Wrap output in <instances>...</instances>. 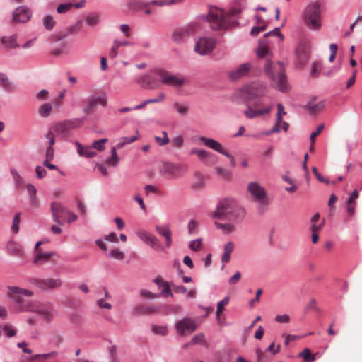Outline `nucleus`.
Masks as SVG:
<instances>
[{
	"label": "nucleus",
	"instance_id": "nucleus-2",
	"mask_svg": "<svg viewBox=\"0 0 362 362\" xmlns=\"http://www.w3.org/2000/svg\"><path fill=\"white\" fill-rule=\"evenodd\" d=\"M9 296L15 301L21 311L35 312L47 321H51L54 317L52 305L40 303L37 301H31L26 297H31L33 292L18 286L8 287Z\"/></svg>",
	"mask_w": 362,
	"mask_h": 362
},
{
	"label": "nucleus",
	"instance_id": "nucleus-1",
	"mask_svg": "<svg viewBox=\"0 0 362 362\" xmlns=\"http://www.w3.org/2000/svg\"><path fill=\"white\" fill-rule=\"evenodd\" d=\"M283 40L284 36L281 33L280 29L274 28L266 33L264 38L259 40L257 54L259 57L266 59L264 69L271 79V85L280 91L286 92L288 87L283 64L279 62L273 64L269 59L272 55L270 45L274 43L280 44Z\"/></svg>",
	"mask_w": 362,
	"mask_h": 362
},
{
	"label": "nucleus",
	"instance_id": "nucleus-7",
	"mask_svg": "<svg viewBox=\"0 0 362 362\" xmlns=\"http://www.w3.org/2000/svg\"><path fill=\"white\" fill-rule=\"evenodd\" d=\"M254 100L253 103L252 101L247 102V110L244 112L245 115L249 119H253L266 115L270 112L273 108L272 104L265 105L261 98Z\"/></svg>",
	"mask_w": 362,
	"mask_h": 362
},
{
	"label": "nucleus",
	"instance_id": "nucleus-31",
	"mask_svg": "<svg viewBox=\"0 0 362 362\" xmlns=\"http://www.w3.org/2000/svg\"><path fill=\"white\" fill-rule=\"evenodd\" d=\"M235 248V244L230 241L226 244L223 248V253L221 257V261L223 264H226L230 260V255Z\"/></svg>",
	"mask_w": 362,
	"mask_h": 362
},
{
	"label": "nucleus",
	"instance_id": "nucleus-32",
	"mask_svg": "<svg viewBox=\"0 0 362 362\" xmlns=\"http://www.w3.org/2000/svg\"><path fill=\"white\" fill-rule=\"evenodd\" d=\"M194 182L192 184L191 188L194 190H199L205 186V178L200 172L194 173Z\"/></svg>",
	"mask_w": 362,
	"mask_h": 362
},
{
	"label": "nucleus",
	"instance_id": "nucleus-18",
	"mask_svg": "<svg viewBox=\"0 0 362 362\" xmlns=\"http://www.w3.org/2000/svg\"><path fill=\"white\" fill-rule=\"evenodd\" d=\"M253 66L251 63L247 62L240 64L229 72V76L233 80H238L242 77L249 76Z\"/></svg>",
	"mask_w": 362,
	"mask_h": 362
},
{
	"label": "nucleus",
	"instance_id": "nucleus-21",
	"mask_svg": "<svg viewBox=\"0 0 362 362\" xmlns=\"http://www.w3.org/2000/svg\"><path fill=\"white\" fill-rule=\"evenodd\" d=\"M107 103V100L104 96L100 97H91L90 98L83 108L84 112L86 114H92L95 111L98 105H101L102 106H105Z\"/></svg>",
	"mask_w": 362,
	"mask_h": 362
},
{
	"label": "nucleus",
	"instance_id": "nucleus-48",
	"mask_svg": "<svg viewBox=\"0 0 362 362\" xmlns=\"http://www.w3.org/2000/svg\"><path fill=\"white\" fill-rule=\"evenodd\" d=\"M11 176H12L16 185L18 187H20L23 184L24 180H23V177L21 176V175L18 173V172L16 169H11Z\"/></svg>",
	"mask_w": 362,
	"mask_h": 362
},
{
	"label": "nucleus",
	"instance_id": "nucleus-20",
	"mask_svg": "<svg viewBox=\"0 0 362 362\" xmlns=\"http://www.w3.org/2000/svg\"><path fill=\"white\" fill-rule=\"evenodd\" d=\"M191 155H196L199 159L206 165H213L216 162V157L214 154L204 149L192 148L190 150Z\"/></svg>",
	"mask_w": 362,
	"mask_h": 362
},
{
	"label": "nucleus",
	"instance_id": "nucleus-13",
	"mask_svg": "<svg viewBox=\"0 0 362 362\" xmlns=\"http://www.w3.org/2000/svg\"><path fill=\"white\" fill-rule=\"evenodd\" d=\"M30 282L39 289L43 291L57 289L63 284L62 280L59 278H32Z\"/></svg>",
	"mask_w": 362,
	"mask_h": 362
},
{
	"label": "nucleus",
	"instance_id": "nucleus-53",
	"mask_svg": "<svg viewBox=\"0 0 362 362\" xmlns=\"http://www.w3.org/2000/svg\"><path fill=\"white\" fill-rule=\"evenodd\" d=\"M20 217H21V213H17L14 216L12 226H11V230L14 233H17L18 232L19 224H20Z\"/></svg>",
	"mask_w": 362,
	"mask_h": 362
},
{
	"label": "nucleus",
	"instance_id": "nucleus-9",
	"mask_svg": "<svg viewBox=\"0 0 362 362\" xmlns=\"http://www.w3.org/2000/svg\"><path fill=\"white\" fill-rule=\"evenodd\" d=\"M267 93V88L259 82H255L251 84L245 86L240 90L241 96L250 102L255 98H262Z\"/></svg>",
	"mask_w": 362,
	"mask_h": 362
},
{
	"label": "nucleus",
	"instance_id": "nucleus-59",
	"mask_svg": "<svg viewBox=\"0 0 362 362\" xmlns=\"http://www.w3.org/2000/svg\"><path fill=\"white\" fill-rule=\"evenodd\" d=\"M54 157V149L52 146H47L45 152V160H53Z\"/></svg>",
	"mask_w": 362,
	"mask_h": 362
},
{
	"label": "nucleus",
	"instance_id": "nucleus-19",
	"mask_svg": "<svg viewBox=\"0 0 362 362\" xmlns=\"http://www.w3.org/2000/svg\"><path fill=\"white\" fill-rule=\"evenodd\" d=\"M137 235L142 241L148 245L152 249L155 250H163L160 242L155 235H151L146 231H139L137 232Z\"/></svg>",
	"mask_w": 362,
	"mask_h": 362
},
{
	"label": "nucleus",
	"instance_id": "nucleus-55",
	"mask_svg": "<svg viewBox=\"0 0 362 362\" xmlns=\"http://www.w3.org/2000/svg\"><path fill=\"white\" fill-rule=\"evenodd\" d=\"M74 6V4L71 3L68 4H59L57 8V11L58 13H64L68 12L71 8Z\"/></svg>",
	"mask_w": 362,
	"mask_h": 362
},
{
	"label": "nucleus",
	"instance_id": "nucleus-45",
	"mask_svg": "<svg viewBox=\"0 0 362 362\" xmlns=\"http://www.w3.org/2000/svg\"><path fill=\"white\" fill-rule=\"evenodd\" d=\"M299 356L303 358L306 362H312L315 360V356L311 354L310 350L308 348L300 352Z\"/></svg>",
	"mask_w": 362,
	"mask_h": 362
},
{
	"label": "nucleus",
	"instance_id": "nucleus-34",
	"mask_svg": "<svg viewBox=\"0 0 362 362\" xmlns=\"http://www.w3.org/2000/svg\"><path fill=\"white\" fill-rule=\"evenodd\" d=\"M0 86L7 90H13L15 88L13 83L4 73H0Z\"/></svg>",
	"mask_w": 362,
	"mask_h": 362
},
{
	"label": "nucleus",
	"instance_id": "nucleus-27",
	"mask_svg": "<svg viewBox=\"0 0 362 362\" xmlns=\"http://www.w3.org/2000/svg\"><path fill=\"white\" fill-rule=\"evenodd\" d=\"M358 197V190L354 189L346 202L347 211L350 216H353L354 214L355 207L356 206V199Z\"/></svg>",
	"mask_w": 362,
	"mask_h": 362
},
{
	"label": "nucleus",
	"instance_id": "nucleus-22",
	"mask_svg": "<svg viewBox=\"0 0 362 362\" xmlns=\"http://www.w3.org/2000/svg\"><path fill=\"white\" fill-rule=\"evenodd\" d=\"M310 52V45L309 42L306 40H301L296 50V53L298 60L304 63L305 62L309 57Z\"/></svg>",
	"mask_w": 362,
	"mask_h": 362
},
{
	"label": "nucleus",
	"instance_id": "nucleus-17",
	"mask_svg": "<svg viewBox=\"0 0 362 362\" xmlns=\"http://www.w3.org/2000/svg\"><path fill=\"white\" fill-rule=\"evenodd\" d=\"M74 127V123L73 122L64 121V122L54 124L53 126H52L50 129L54 134H56L57 136L64 138V137H66L68 136L69 132Z\"/></svg>",
	"mask_w": 362,
	"mask_h": 362
},
{
	"label": "nucleus",
	"instance_id": "nucleus-24",
	"mask_svg": "<svg viewBox=\"0 0 362 362\" xmlns=\"http://www.w3.org/2000/svg\"><path fill=\"white\" fill-rule=\"evenodd\" d=\"M199 140L204 143L205 146L207 147L221 153V154H226V150L223 148L222 145L218 142L217 141L213 139H209L204 136H201L199 138Z\"/></svg>",
	"mask_w": 362,
	"mask_h": 362
},
{
	"label": "nucleus",
	"instance_id": "nucleus-58",
	"mask_svg": "<svg viewBox=\"0 0 362 362\" xmlns=\"http://www.w3.org/2000/svg\"><path fill=\"white\" fill-rule=\"evenodd\" d=\"M201 245L202 239L199 238L191 241L189 244V247L193 251H198L201 247Z\"/></svg>",
	"mask_w": 362,
	"mask_h": 362
},
{
	"label": "nucleus",
	"instance_id": "nucleus-16",
	"mask_svg": "<svg viewBox=\"0 0 362 362\" xmlns=\"http://www.w3.org/2000/svg\"><path fill=\"white\" fill-rule=\"evenodd\" d=\"M51 211L53 220L59 225H63L68 211L66 207L59 202H52Z\"/></svg>",
	"mask_w": 362,
	"mask_h": 362
},
{
	"label": "nucleus",
	"instance_id": "nucleus-41",
	"mask_svg": "<svg viewBox=\"0 0 362 362\" xmlns=\"http://www.w3.org/2000/svg\"><path fill=\"white\" fill-rule=\"evenodd\" d=\"M83 28L82 21H78L74 25L67 28V34H76L80 32Z\"/></svg>",
	"mask_w": 362,
	"mask_h": 362
},
{
	"label": "nucleus",
	"instance_id": "nucleus-47",
	"mask_svg": "<svg viewBox=\"0 0 362 362\" xmlns=\"http://www.w3.org/2000/svg\"><path fill=\"white\" fill-rule=\"evenodd\" d=\"M1 333L5 334L8 337H11L16 334V332L13 327H11L9 325H0V334Z\"/></svg>",
	"mask_w": 362,
	"mask_h": 362
},
{
	"label": "nucleus",
	"instance_id": "nucleus-46",
	"mask_svg": "<svg viewBox=\"0 0 362 362\" xmlns=\"http://www.w3.org/2000/svg\"><path fill=\"white\" fill-rule=\"evenodd\" d=\"M151 329L155 334L161 336H165L168 332L166 326L152 325Z\"/></svg>",
	"mask_w": 362,
	"mask_h": 362
},
{
	"label": "nucleus",
	"instance_id": "nucleus-25",
	"mask_svg": "<svg viewBox=\"0 0 362 362\" xmlns=\"http://www.w3.org/2000/svg\"><path fill=\"white\" fill-rule=\"evenodd\" d=\"M156 232L165 240V246L169 248L173 243L172 233L168 226H157Z\"/></svg>",
	"mask_w": 362,
	"mask_h": 362
},
{
	"label": "nucleus",
	"instance_id": "nucleus-29",
	"mask_svg": "<svg viewBox=\"0 0 362 362\" xmlns=\"http://www.w3.org/2000/svg\"><path fill=\"white\" fill-rule=\"evenodd\" d=\"M54 252H43L42 250H37V253L33 260L34 264L40 265L49 261L50 258L54 256Z\"/></svg>",
	"mask_w": 362,
	"mask_h": 362
},
{
	"label": "nucleus",
	"instance_id": "nucleus-4",
	"mask_svg": "<svg viewBox=\"0 0 362 362\" xmlns=\"http://www.w3.org/2000/svg\"><path fill=\"white\" fill-rule=\"evenodd\" d=\"M245 208L238 204L234 199H224L217 205L213 217L214 218L240 223L245 218Z\"/></svg>",
	"mask_w": 362,
	"mask_h": 362
},
{
	"label": "nucleus",
	"instance_id": "nucleus-28",
	"mask_svg": "<svg viewBox=\"0 0 362 362\" xmlns=\"http://www.w3.org/2000/svg\"><path fill=\"white\" fill-rule=\"evenodd\" d=\"M77 152L80 156L86 158H93L96 155V153L93 149L92 146H83L80 143H75Z\"/></svg>",
	"mask_w": 362,
	"mask_h": 362
},
{
	"label": "nucleus",
	"instance_id": "nucleus-39",
	"mask_svg": "<svg viewBox=\"0 0 362 362\" xmlns=\"http://www.w3.org/2000/svg\"><path fill=\"white\" fill-rule=\"evenodd\" d=\"M111 157L106 160L105 163L115 167L118 165L119 159L116 152V148L112 147L111 150Z\"/></svg>",
	"mask_w": 362,
	"mask_h": 362
},
{
	"label": "nucleus",
	"instance_id": "nucleus-36",
	"mask_svg": "<svg viewBox=\"0 0 362 362\" xmlns=\"http://www.w3.org/2000/svg\"><path fill=\"white\" fill-rule=\"evenodd\" d=\"M173 109L181 116H186L189 112V107L183 103L175 102L173 105Z\"/></svg>",
	"mask_w": 362,
	"mask_h": 362
},
{
	"label": "nucleus",
	"instance_id": "nucleus-63",
	"mask_svg": "<svg viewBox=\"0 0 362 362\" xmlns=\"http://www.w3.org/2000/svg\"><path fill=\"white\" fill-rule=\"evenodd\" d=\"M143 81L144 83V87L148 89H154L157 88V86L156 83L151 81L150 78L148 77L144 76L143 78Z\"/></svg>",
	"mask_w": 362,
	"mask_h": 362
},
{
	"label": "nucleus",
	"instance_id": "nucleus-50",
	"mask_svg": "<svg viewBox=\"0 0 362 362\" xmlns=\"http://www.w3.org/2000/svg\"><path fill=\"white\" fill-rule=\"evenodd\" d=\"M322 63L320 62H315L312 64L310 74L313 77H317L322 70Z\"/></svg>",
	"mask_w": 362,
	"mask_h": 362
},
{
	"label": "nucleus",
	"instance_id": "nucleus-49",
	"mask_svg": "<svg viewBox=\"0 0 362 362\" xmlns=\"http://www.w3.org/2000/svg\"><path fill=\"white\" fill-rule=\"evenodd\" d=\"M108 256L111 258L117 259V260H122L124 258V254L123 252L119 250L117 248H115L112 250L110 253L108 254Z\"/></svg>",
	"mask_w": 362,
	"mask_h": 362
},
{
	"label": "nucleus",
	"instance_id": "nucleus-26",
	"mask_svg": "<svg viewBox=\"0 0 362 362\" xmlns=\"http://www.w3.org/2000/svg\"><path fill=\"white\" fill-rule=\"evenodd\" d=\"M153 282L161 289V294L163 297L173 296L168 281H164L161 277H157L153 279Z\"/></svg>",
	"mask_w": 362,
	"mask_h": 362
},
{
	"label": "nucleus",
	"instance_id": "nucleus-35",
	"mask_svg": "<svg viewBox=\"0 0 362 362\" xmlns=\"http://www.w3.org/2000/svg\"><path fill=\"white\" fill-rule=\"evenodd\" d=\"M52 105L49 103H43L38 109L39 115L42 117H47L50 115L52 110Z\"/></svg>",
	"mask_w": 362,
	"mask_h": 362
},
{
	"label": "nucleus",
	"instance_id": "nucleus-12",
	"mask_svg": "<svg viewBox=\"0 0 362 362\" xmlns=\"http://www.w3.org/2000/svg\"><path fill=\"white\" fill-rule=\"evenodd\" d=\"M216 44L214 37H202L196 41L194 51L199 55H208L213 52Z\"/></svg>",
	"mask_w": 362,
	"mask_h": 362
},
{
	"label": "nucleus",
	"instance_id": "nucleus-5",
	"mask_svg": "<svg viewBox=\"0 0 362 362\" xmlns=\"http://www.w3.org/2000/svg\"><path fill=\"white\" fill-rule=\"evenodd\" d=\"M303 20L309 29L319 30L322 28L320 4L317 1L308 4L304 9Z\"/></svg>",
	"mask_w": 362,
	"mask_h": 362
},
{
	"label": "nucleus",
	"instance_id": "nucleus-42",
	"mask_svg": "<svg viewBox=\"0 0 362 362\" xmlns=\"http://www.w3.org/2000/svg\"><path fill=\"white\" fill-rule=\"evenodd\" d=\"M216 226L221 228L223 232L230 233L236 230V226L232 223H216Z\"/></svg>",
	"mask_w": 362,
	"mask_h": 362
},
{
	"label": "nucleus",
	"instance_id": "nucleus-64",
	"mask_svg": "<svg viewBox=\"0 0 362 362\" xmlns=\"http://www.w3.org/2000/svg\"><path fill=\"white\" fill-rule=\"evenodd\" d=\"M242 274L240 272H236L229 279L228 282L231 285L237 284L241 279Z\"/></svg>",
	"mask_w": 362,
	"mask_h": 362
},
{
	"label": "nucleus",
	"instance_id": "nucleus-6",
	"mask_svg": "<svg viewBox=\"0 0 362 362\" xmlns=\"http://www.w3.org/2000/svg\"><path fill=\"white\" fill-rule=\"evenodd\" d=\"M247 189L253 200L257 203L258 212L261 214H264L270 204L266 189L255 181L249 182Z\"/></svg>",
	"mask_w": 362,
	"mask_h": 362
},
{
	"label": "nucleus",
	"instance_id": "nucleus-15",
	"mask_svg": "<svg viewBox=\"0 0 362 362\" xmlns=\"http://www.w3.org/2000/svg\"><path fill=\"white\" fill-rule=\"evenodd\" d=\"M32 10L25 5L17 7L13 12V21L16 23H25L32 18Z\"/></svg>",
	"mask_w": 362,
	"mask_h": 362
},
{
	"label": "nucleus",
	"instance_id": "nucleus-11",
	"mask_svg": "<svg viewBox=\"0 0 362 362\" xmlns=\"http://www.w3.org/2000/svg\"><path fill=\"white\" fill-rule=\"evenodd\" d=\"M156 74L160 79L162 83L173 88H181L184 83L185 78L179 75L173 74L165 70L159 69Z\"/></svg>",
	"mask_w": 362,
	"mask_h": 362
},
{
	"label": "nucleus",
	"instance_id": "nucleus-23",
	"mask_svg": "<svg viewBox=\"0 0 362 362\" xmlns=\"http://www.w3.org/2000/svg\"><path fill=\"white\" fill-rule=\"evenodd\" d=\"M282 128L284 132H286L289 128V124L286 122L283 121V116L276 115V123L273 127L267 132H264L263 134L269 136L273 133L279 132Z\"/></svg>",
	"mask_w": 362,
	"mask_h": 362
},
{
	"label": "nucleus",
	"instance_id": "nucleus-62",
	"mask_svg": "<svg viewBox=\"0 0 362 362\" xmlns=\"http://www.w3.org/2000/svg\"><path fill=\"white\" fill-rule=\"evenodd\" d=\"M45 137L48 139V146L53 147L55 144L54 133L50 129L45 135Z\"/></svg>",
	"mask_w": 362,
	"mask_h": 362
},
{
	"label": "nucleus",
	"instance_id": "nucleus-40",
	"mask_svg": "<svg viewBox=\"0 0 362 362\" xmlns=\"http://www.w3.org/2000/svg\"><path fill=\"white\" fill-rule=\"evenodd\" d=\"M127 6L129 9L133 11H137L143 8L144 6H148L147 4H143L142 2L137 0H132L128 1Z\"/></svg>",
	"mask_w": 362,
	"mask_h": 362
},
{
	"label": "nucleus",
	"instance_id": "nucleus-44",
	"mask_svg": "<svg viewBox=\"0 0 362 362\" xmlns=\"http://www.w3.org/2000/svg\"><path fill=\"white\" fill-rule=\"evenodd\" d=\"M190 344H194V345L202 344V345L206 346V342L205 340L204 334L203 333H199V334L194 335L192 337V340L190 341Z\"/></svg>",
	"mask_w": 362,
	"mask_h": 362
},
{
	"label": "nucleus",
	"instance_id": "nucleus-56",
	"mask_svg": "<svg viewBox=\"0 0 362 362\" xmlns=\"http://www.w3.org/2000/svg\"><path fill=\"white\" fill-rule=\"evenodd\" d=\"M184 144V138L182 136H177L173 139L172 145L177 148H181Z\"/></svg>",
	"mask_w": 362,
	"mask_h": 362
},
{
	"label": "nucleus",
	"instance_id": "nucleus-8",
	"mask_svg": "<svg viewBox=\"0 0 362 362\" xmlns=\"http://www.w3.org/2000/svg\"><path fill=\"white\" fill-rule=\"evenodd\" d=\"M196 30L197 23H188L176 28L171 35V40L175 44L185 43L191 36L195 34Z\"/></svg>",
	"mask_w": 362,
	"mask_h": 362
},
{
	"label": "nucleus",
	"instance_id": "nucleus-57",
	"mask_svg": "<svg viewBox=\"0 0 362 362\" xmlns=\"http://www.w3.org/2000/svg\"><path fill=\"white\" fill-rule=\"evenodd\" d=\"M100 18L95 15H90L86 18V22L89 25L93 26L99 23Z\"/></svg>",
	"mask_w": 362,
	"mask_h": 362
},
{
	"label": "nucleus",
	"instance_id": "nucleus-43",
	"mask_svg": "<svg viewBox=\"0 0 362 362\" xmlns=\"http://www.w3.org/2000/svg\"><path fill=\"white\" fill-rule=\"evenodd\" d=\"M136 136H132L130 137H123L120 139V141L117 144L116 146H115L117 149H120L126 144H131L136 140Z\"/></svg>",
	"mask_w": 362,
	"mask_h": 362
},
{
	"label": "nucleus",
	"instance_id": "nucleus-10",
	"mask_svg": "<svg viewBox=\"0 0 362 362\" xmlns=\"http://www.w3.org/2000/svg\"><path fill=\"white\" fill-rule=\"evenodd\" d=\"M160 171L165 175L177 178L182 177L188 171V166L185 164H174L166 162L161 165Z\"/></svg>",
	"mask_w": 362,
	"mask_h": 362
},
{
	"label": "nucleus",
	"instance_id": "nucleus-33",
	"mask_svg": "<svg viewBox=\"0 0 362 362\" xmlns=\"http://www.w3.org/2000/svg\"><path fill=\"white\" fill-rule=\"evenodd\" d=\"M157 311L158 309L153 305H139L136 308V312L139 315H151Z\"/></svg>",
	"mask_w": 362,
	"mask_h": 362
},
{
	"label": "nucleus",
	"instance_id": "nucleus-52",
	"mask_svg": "<svg viewBox=\"0 0 362 362\" xmlns=\"http://www.w3.org/2000/svg\"><path fill=\"white\" fill-rule=\"evenodd\" d=\"M229 303V298L225 297L222 300L219 301L217 305L216 315L218 317L221 315L223 310L224 306L227 305Z\"/></svg>",
	"mask_w": 362,
	"mask_h": 362
},
{
	"label": "nucleus",
	"instance_id": "nucleus-51",
	"mask_svg": "<svg viewBox=\"0 0 362 362\" xmlns=\"http://www.w3.org/2000/svg\"><path fill=\"white\" fill-rule=\"evenodd\" d=\"M43 25L47 30H52L55 25V21L53 17L51 16H45L43 20Z\"/></svg>",
	"mask_w": 362,
	"mask_h": 362
},
{
	"label": "nucleus",
	"instance_id": "nucleus-54",
	"mask_svg": "<svg viewBox=\"0 0 362 362\" xmlns=\"http://www.w3.org/2000/svg\"><path fill=\"white\" fill-rule=\"evenodd\" d=\"M107 141V139H102L98 141H95L92 144L93 149H97L100 151H103L105 149L104 144Z\"/></svg>",
	"mask_w": 362,
	"mask_h": 362
},
{
	"label": "nucleus",
	"instance_id": "nucleus-14",
	"mask_svg": "<svg viewBox=\"0 0 362 362\" xmlns=\"http://www.w3.org/2000/svg\"><path fill=\"white\" fill-rule=\"evenodd\" d=\"M175 327L178 334L183 337L194 332L197 329V325L194 320L185 317L176 323Z\"/></svg>",
	"mask_w": 362,
	"mask_h": 362
},
{
	"label": "nucleus",
	"instance_id": "nucleus-3",
	"mask_svg": "<svg viewBox=\"0 0 362 362\" xmlns=\"http://www.w3.org/2000/svg\"><path fill=\"white\" fill-rule=\"evenodd\" d=\"M241 11L240 8L237 7L226 13L218 7H211L207 21L210 27L214 30L228 29L237 23L235 17L241 13Z\"/></svg>",
	"mask_w": 362,
	"mask_h": 362
},
{
	"label": "nucleus",
	"instance_id": "nucleus-30",
	"mask_svg": "<svg viewBox=\"0 0 362 362\" xmlns=\"http://www.w3.org/2000/svg\"><path fill=\"white\" fill-rule=\"evenodd\" d=\"M1 43L6 49H12L18 47L17 43V36L16 35L2 37L1 39Z\"/></svg>",
	"mask_w": 362,
	"mask_h": 362
},
{
	"label": "nucleus",
	"instance_id": "nucleus-61",
	"mask_svg": "<svg viewBox=\"0 0 362 362\" xmlns=\"http://www.w3.org/2000/svg\"><path fill=\"white\" fill-rule=\"evenodd\" d=\"M275 320L279 323H288L290 320V317L287 314L277 315L275 317Z\"/></svg>",
	"mask_w": 362,
	"mask_h": 362
},
{
	"label": "nucleus",
	"instance_id": "nucleus-37",
	"mask_svg": "<svg viewBox=\"0 0 362 362\" xmlns=\"http://www.w3.org/2000/svg\"><path fill=\"white\" fill-rule=\"evenodd\" d=\"M26 187L30 194L32 204L37 206L38 205V201L36 197L37 190L35 187L32 184H28Z\"/></svg>",
	"mask_w": 362,
	"mask_h": 362
},
{
	"label": "nucleus",
	"instance_id": "nucleus-60",
	"mask_svg": "<svg viewBox=\"0 0 362 362\" xmlns=\"http://www.w3.org/2000/svg\"><path fill=\"white\" fill-rule=\"evenodd\" d=\"M140 295L143 298H151V299L156 298L158 297V296L156 293H152L148 290H141L140 291Z\"/></svg>",
	"mask_w": 362,
	"mask_h": 362
},
{
	"label": "nucleus",
	"instance_id": "nucleus-38",
	"mask_svg": "<svg viewBox=\"0 0 362 362\" xmlns=\"http://www.w3.org/2000/svg\"><path fill=\"white\" fill-rule=\"evenodd\" d=\"M162 136H155L154 139L158 145L163 146L167 145L170 142L168 133L165 131L162 132Z\"/></svg>",
	"mask_w": 362,
	"mask_h": 362
}]
</instances>
